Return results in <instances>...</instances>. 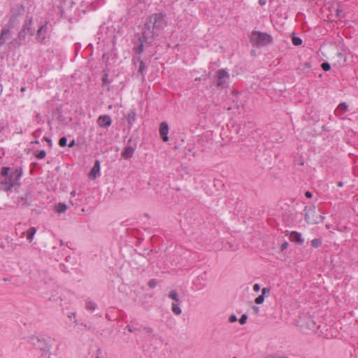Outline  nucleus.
<instances>
[{
  "label": "nucleus",
  "instance_id": "2eb2a0df",
  "mask_svg": "<svg viewBox=\"0 0 358 358\" xmlns=\"http://www.w3.org/2000/svg\"><path fill=\"white\" fill-rule=\"evenodd\" d=\"M321 241L318 238H315L311 241V245L315 248H318L321 245Z\"/></svg>",
  "mask_w": 358,
  "mask_h": 358
},
{
  "label": "nucleus",
  "instance_id": "f8f14e48",
  "mask_svg": "<svg viewBox=\"0 0 358 358\" xmlns=\"http://www.w3.org/2000/svg\"><path fill=\"white\" fill-rule=\"evenodd\" d=\"M66 210V206L64 203H59L55 207V210L58 213H62Z\"/></svg>",
  "mask_w": 358,
  "mask_h": 358
},
{
  "label": "nucleus",
  "instance_id": "aec40b11",
  "mask_svg": "<svg viewBox=\"0 0 358 358\" xmlns=\"http://www.w3.org/2000/svg\"><path fill=\"white\" fill-rule=\"evenodd\" d=\"M67 139L66 137H62L59 141V145L61 147H65L66 145Z\"/></svg>",
  "mask_w": 358,
  "mask_h": 358
},
{
  "label": "nucleus",
  "instance_id": "cd10ccee",
  "mask_svg": "<svg viewBox=\"0 0 358 358\" xmlns=\"http://www.w3.org/2000/svg\"><path fill=\"white\" fill-rule=\"evenodd\" d=\"M163 17H164V15H162V13H158V17H157L158 23L160 22L161 19H162Z\"/></svg>",
  "mask_w": 358,
  "mask_h": 358
},
{
  "label": "nucleus",
  "instance_id": "f704fd0d",
  "mask_svg": "<svg viewBox=\"0 0 358 358\" xmlns=\"http://www.w3.org/2000/svg\"><path fill=\"white\" fill-rule=\"evenodd\" d=\"M20 91H21V92H24V91H25V87H22V88L20 89Z\"/></svg>",
  "mask_w": 358,
  "mask_h": 358
},
{
  "label": "nucleus",
  "instance_id": "0eeeda50",
  "mask_svg": "<svg viewBox=\"0 0 358 358\" xmlns=\"http://www.w3.org/2000/svg\"><path fill=\"white\" fill-rule=\"evenodd\" d=\"M289 239L291 241L296 242L300 245L303 244L304 242V240L301 238V234L297 231H292L290 233Z\"/></svg>",
  "mask_w": 358,
  "mask_h": 358
},
{
  "label": "nucleus",
  "instance_id": "412c9836",
  "mask_svg": "<svg viewBox=\"0 0 358 358\" xmlns=\"http://www.w3.org/2000/svg\"><path fill=\"white\" fill-rule=\"evenodd\" d=\"M46 155V152L45 150H41L37 155H36V157L38 159H43Z\"/></svg>",
  "mask_w": 358,
  "mask_h": 358
},
{
  "label": "nucleus",
  "instance_id": "5701e85b",
  "mask_svg": "<svg viewBox=\"0 0 358 358\" xmlns=\"http://www.w3.org/2000/svg\"><path fill=\"white\" fill-rule=\"evenodd\" d=\"M262 294L264 296H268V295L269 294V293H270V289H269V288H268V287H264V288L262 289Z\"/></svg>",
  "mask_w": 358,
  "mask_h": 358
},
{
  "label": "nucleus",
  "instance_id": "39448f33",
  "mask_svg": "<svg viewBox=\"0 0 358 358\" xmlns=\"http://www.w3.org/2000/svg\"><path fill=\"white\" fill-rule=\"evenodd\" d=\"M229 73L224 69H220L217 72V87H222L224 85V80L229 78Z\"/></svg>",
  "mask_w": 358,
  "mask_h": 358
},
{
  "label": "nucleus",
  "instance_id": "e433bc0d",
  "mask_svg": "<svg viewBox=\"0 0 358 358\" xmlns=\"http://www.w3.org/2000/svg\"><path fill=\"white\" fill-rule=\"evenodd\" d=\"M338 56H339V57H343V54H342V53H339V54H338Z\"/></svg>",
  "mask_w": 358,
  "mask_h": 358
},
{
  "label": "nucleus",
  "instance_id": "a211bd4d",
  "mask_svg": "<svg viewBox=\"0 0 358 358\" xmlns=\"http://www.w3.org/2000/svg\"><path fill=\"white\" fill-rule=\"evenodd\" d=\"M264 301V296L262 294L257 296L255 300V301L257 304H262V303H263Z\"/></svg>",
  "mask_w": 358,
  "mask_h": 358
},
{
  "label": "nucleus",
  "instance_id": "58836bf2",
  "mask_svg": "<svg viewBox=\"0 0 358 358\" xmlns=\"http://www.w3.org/2000/svg\"><path fill=\"white\" fill-rule=\"evenodd\" d=\"M299 164L300 165H303V161L299 162Z\"/></svg>",
  "mask_w": 358,
  "mask_h": 358
},
{
  "label": "nucleus",
  "instance_id": "20e7f679",
  "mask_svg": "<svg viewBox=\"0 0 358 358\" xmlns=\"http://www.w3.org/2000/svg\"><path fill=\"white\" fill-rule=\"evenodd\" d=\"M100 162L99 160H96L93 167L90 171L88 176L90 179L94 180L100 176Z\"/></svg>",
  "mask_w": 358,
  "mask_h": 358
},
{
  "label": "nucleus",
  "instance_id": "f03ea898",
  "mask_svg": "<svg viewBox=\"0 0 358 358\" xmlns=\"http://www.w3.org/2000/svg\"><path fill=\"white\" fill-rule=\"evenodd\" d=\"M272 41V36L265 32L254 31L250 36V42L257 47L266 45L271 43Z\"/></svg>",
  "mask_w": 358,
  "mask_h": 358
},
{
  "label": "nucleus",
  "instance_id": "a878e982",
  "mask_svg": "<svg viewBox=\"0 0 358 358\" xmlns=\"http://www.w3.org/2000/svg\"><path fill=\"white\" fill-rule=\"evenodd\" d=\"M253 289L255 292H258L260 289V286L258 284H255V285L253 286Z\"/></svg>",
  "mask_w": 358,
  "mask_h": 358
},
{
  "label": "nucleus",
  "instance_id": "1a4fd4ad",
  "mask_svg": "<svg viewBox=\"0 0 358 358\" xmlns=\"http://www.w3.org/2000/svg\"><path fill=\"white\" fill-rule=\"evenodd\" d=\"M348 110V105L345 102L341 103L336 110V113L338 115H342Z\"/></svg>",
  "mask_w": 358,
  "mask_h": 358
},
{
  "label": "nucleus",
  "instance_id": "423d86ee",
  "mask_svg": "<svg viewBox=\"0 0 358 358\" xmlns=\"http://www.w3.org/2000/svg\"><path fill=\"white\" fill-rule=\"evenodd\" d=\"M111 123V119L108 115H101L98 118V124L101 127H109Z\"/></svg>",
  "mask_w": 358,
  "mask_h": 358
},
{
  "label": "nucleus",
  "instance_id": "9d476101",
  "mask_svg": "<svg viewBox=\"0 0 358 358\" xmlns=\"http://www.w3.org/2000/svg\"><path fill=\"white\" fill-rule=\"evenodd\" d=\"M315 213V211L312 210V211L306 213L305 214V217L304 218H305V220L306 221L307 223H308V224L317 223V221H315L314 220H312L310 218V215H313Z\"/></svg>",
  "mask_w": 358,
  "mask_h": 358
},
{
  "label": "nucleus",
  "instance_id": "393cba45",
  "mask_svg": "<svg viewBox=\"0 0 358 358\" xmlns=\"http://www.w3.org/2000/svg\"><path fill=\"white\" fill-rule=\"evenodd\" d=\"M237 320V317L236 315H231L229 318V322H234Z\"/></svg>",
  "mask_w": 358,
  "mask_h": 358
},
{
  "label": "nucleus",
  "instance_id": "c756f323",
  "mask_svg": "<svg viewBox=\"0 0 358 358\" xmlns=\"http://www.w3.org/2000/svg\"><path fill=\"white\" fill-rule=\"evenodd\" d=\"M75 145V141L73 140L69 144V148H72L73 145Z\"/></svg>",
  "mask_w": 358,
  "mask_h": 358
},
{
  "label": "nucleus",
  "instance_id": "4be33fe9",
  "mask_svg": "<svg viewBox=\"0 0 358 358\" xmlns=\"http://www.w3.org/2000/svg\"><path fill=\"white\" fill-rule=\"evenodd\" d=\"M247 319H248V316L245 315V314H243L242 315V316L241 317V318L239 319V322L241 324H245L246 321H247Z\"/></svg>",
  "mask_w": 358,
  "mask_h": 358
},
{
  "label": "nucleus",
  "instance_id": "f3484780",
  "mask_svg": "<svg viewBox=\"0 0 358 358\" xmlns=\"http://www.w3.org/2000/svg\"><path fill=\"white\" fill-rule=\"evenodd\" d=\"M95 303L92 301H87L86 303V308L88 309V310H93L95 309Z\"/></svg>",
  "mask_w": 358,
  "mask_h": 358
},
{
  "label": "nucleus",
  "instance_id": "7c9ffc66",
  "mask_svg": "<svg viewBox=\"0 0 358 358\" xmlns=\"http://www.w3.org/2000/svg\"><path fill=\"white\" fill-rule=\"evenodd\" d=\"M266 358H287V357H272V356H268Z\"/></svg>",
  "mask_w": 358,
  "mask_h": 358
},
{
  "label": "nucleus",
  "instance_id": "ea45409f",
  "mask_svg": "<svg viewBox=\"0 0 358 358\" xmlns=\"http://www.w3.org/2000/svg\"><path fill=\"white\" fill-rule=\"evenodd\" d=\"M201 80V78H196V80Z\"/></svg>",
  "mask_w": 358,
  "mask_h": 358
},
{
  "label": "nucleus",
  "instance_id": "6e6552de",
  "mask_svg": "<svg viewBox=\"0 0 358 358\" xmlns=\"http://www.w3.org/2000/svg\"><path fill=\"white\" fill-rule=\"evenodd\" d=\"M134 148H132L131 146H127L125 148V149L123 150V152L121 153V156L124 158V159H129L131 158L134 153Z\"/></svg>",
  "mask_w": 358,
  "mask_h": 358
},
{
  "label": "nucleus",
  "instance_id": "f257e3e1",
  "mask_svg": "<svg viewBox=\"0 0 358 358\" xmlns=\"http://www.w3.org/2000/svg\"><path fill=\"white\" fill-rule=\"evenodd\" d=\"M22 174L21 169H10L8 167H3L1 171V183L6 190H10L13 187L18 184Z\"/></svg>",
  "mask_w": 358,
  "mask_h": 358
},
{
  "label": "nucleus",
  "instance_id": "4c0bfd02",
  "mask_svg": "<svg viewBox=\"0 0 358 358\" xmlns=\"http://www.w3.org/2000/svg\"><path fill=\"white\" fill-rule=\"evenodd\" d=\"M2 92V86L0 85V94Z\"/></svg>",
  "mask_w": 358,
  "mask_h": 358
},
{
  "label": "nucleus",
  "instance_id": "c9c22d12",
  "mask_svg": "<svg viewBox=\"0 0 358 358\" xmlns=\"http://www.w3.org/2000/svg\"><path fill=\"white\" fill-rule=\"evenodd\" d=\"M44 139L47 141V142L50 143V140H49L48 138H44Z\"/></svg>",
  "mask_w": 358,
  "mask_h": 358
},
{
  "label": "nucleus",
  "instance_id": "a19ab883",
  "mask_svg": "<svg viewBox=\"0 0 358 358\" xmlns=\"http://www.w3.org/2000/svg\"><path fill=\"white\" fill-rule=\"evenodd\" d=\"M234 358H236V357H234Z\"/></svg>",
  "mask_w": 358,
  "mask_h": 358
},
{
  "label": "nucleus",
  "instance_id": "4468645a",
  "mask_svg": "<svg viewBox=\"0 0 358 358\" xmlns=\"http://www.w3.org/2000/svg\"><path fill=\"white\" fill-rule=\"evenodd\" d=\"M292 41V43L296 46L300 45L302 43V39L299 37L293 36Z\"/></svg>",
  "mask_w": 358,
  "mask_h": 358
},
{
  "label": "nucleus",
  "instance_id": "6ab92c4d",
  "mask_svg": "<svg viewBox=\"0 0 358 358\" xmlns=\"http://www.w3.org/2000/svg\"><path fill=\"white\" fill-rule=\"evenodd\" d=\"M321 68L322 69V70H324V71H327L329 70H330V68H331V66L329 63L327 62H323L322 64H321Z\"/></svg>",
  "mask_w": 358,
  "mask_h": 358
},
{
  "label": "nucleus",
  "instance_id": "c85d7f7f",
  "mask_svg": "<svg viewBox=\"0 0 358 358\" xmlns=\"http://www.w3.org/2000/svg\"><path fill=\"white\" fill-rule=\"evenodd\" d=\"M266 3V0H259V3L261 5V6H264L265 5Z\"/></svg>",
  "mask_w": 358,
  "mask_h": 358
},
{
  "label": "nucleus",
  "instance_id": "b1692460",
  "mask_svg": "<svg viewBox=\"0 0 358 358\" xmlns=\"http://www.w3.org/2000/svg\"><path fill=\"white\" fill-rule=\"evenodd\" d=\"M288 245H289L288 242H287V241L284 242V243L281 245V246H280V250H281V251L285 250L287 248Z\"/></svg>",
  "mask_w": 358,
  "mask_h": 358
},
{
  "label": "nucleus",
  "instance_id": "dca6fc26",
  "mask_svg": "<svg viewBox=\"0 0 358 358\" xmlns=\"http://www.w3.org/2000/svg\"><path fill=\"white\" fill-rule=\"evenodd\" d=\"M169 297H171L172 299L175 300L177 302L179 301L178 296L176 290H172L170 292Z\"/></svg>",
  "mask_w": 358,
  "mask_h": 358
},
{
  "label": "nucleus",
  "instance_id": "ddd939ff",
  "mask_svg": "<svg viewBox=\"0 0 358 358\" xmlns=\"http://www.w3.org/2000/svg\"><path fill=\"white\" fill-rule=\"evenodd\" d=\"M172 311L176 315H180L182 312L180 308L176 303H172Z\"/></svg>",
  "mask_w": 358,
  "mask_h": 358
},
{
  "label": "nucleus",
  "instance_id": "72a5a7b5",
  "mask_svg": "<svg viewBox=\"0 0 358 358\" xmlns=\"http://www.w3.org/2000/svg\"><path fill=\"white\" fill-rule=\"evenodd\" d=\"M43 29V27H41V28L38 29V34H40L41 33V31H42Z\"/></svg>",
  "mask_w": 358,
  "mask_h": 358
},
{
  "label": "nucleus",
  "instance_id": "bb28decb",
  "mask_svg": "<svg viewBox=\"0 0 358 358\" xmlns=\"http://www.w3.org/2000/svg\"><path fill=\"white\" fill-rule=\"evenodd\" d=\"M305 196L307 197V198H311L312 197V194L311 192H310L309 191H307L305 193Z\"/></svg>",
  "mask_w": 358,
  "mask_h": 358
},
{
  "label": "nucleus",
  "instance_id": "2f4dec72",
  "mask_svg": "<svg viewBox=\"0 0 358 358\" xmlns=\"http://www.w3.org/2000/svg\"><path fill=\"white\" fill-rule=\"evenodd\" d=\"M76 194V191H74V190L71 192V195L73 196H75Z\"/></svg>",
  "mask_w": 358,
  "mask_h": 358
},
{
  "label": "nucleus",
  "instance_id": "473e14b6",
  "mask_svg": "<svg viewBox=\"0 0 358 358\" xmlns=\"http://www.w3.org/2000/svg\"><path fill=\"white\" fill-rule=\"evenodd\" d=\"M343 185V183L342 182H339L338 183V186L339 187H342Z\"/></svg>",
  "mask_w": 358,
  "mask_h": 358
},
{
  "label": "nucleus",
  "instance_id": "7ed1b4c3",
  "mask_svg": "<svg viewBox=\"0 0 358 358\" xmlns=\"http://www.w3.org/2000/svg\"><path fill=\"white\" fill-rule=\"evenodd\" d=\"M169 125L166 122H162L160 123L159 132L160 138L162 139L164 142H167L169 141Z\"/></svg>",
  "mask_w": 358,
  "mask_h": 358
},
{
  "label": "nucleus",
  "instance_id": "9b49d317",
  "mask_svg": "<svg viewBox=\"0 0 358 358\" xmlns=\"http://www.w3.org/2000/svg\"><path fill=\"white\" fill-rule=\"evenodd\" d=\"M36 232V230L34 227H30L27 231V238L29 240V241H31Z\"/></svg>",
  "mask_w": 358,
  "mask_h": 358
}]
</instances>
